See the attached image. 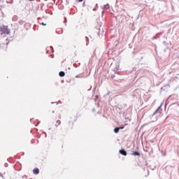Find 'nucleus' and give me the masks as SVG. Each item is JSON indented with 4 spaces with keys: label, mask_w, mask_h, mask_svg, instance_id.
<instances>
[{
    "label": "nucleus",
    "mask_w": 179,
    "mask_h": 179,
    "mask_svg": "<svg viewBox=\"0 0 179 179\" xmlns=\"http://www.w3.org/2000/svg\"><path fill=\"white\" fill-rule=\"evenodd\" d=\"M114 132H115V134H118V132H120V129H119V127H115V128L114 129Z\"/></svg>",
    "instance_id": "nucleus-12"
},
{
    "label": "nucleus",
    "mask_w": 179,
    "mask_h": 179,
    "mask_svg": "<svg viewBox=\"0 0 179 179\" xmlns=\"http://www.w3.org/2000/svg\"><path fill=\"white\" fill-rule=\"evenodd\" d=\"M68 69H71V67H69Z\"/></svg>",
    "instance_id": "nucleus-26"
},
{
    "label": "nucleus",
    "mask_w": 179,
    "mask_h": 179,
    "mask_svg": "<svg viewBox=\"0 0 179 179\" xmlns=\"http://www.w3.org/2000/svg\"><path fill=\"white\" fill-rule=\"evenodd\" d=\"M119 152L120 155H122V156H127V150H125L124 149L120 150Z\"/></svg>",
    "instance_id": "nucleus-6"
},
{
    "label": "nucleus",
    "mask_w": 179,
    "mask_h": 179,
    "mask_svg": "<svg viewBox=\"0 0 179 179\" xmlns=\"http://www.w3.org/2000/svg\"><path fill=\"white\" fill-rule=\"evenodd\" d=\"M42 135H43L45 138H47V133L43 132V133H42Z\"/></svg>",
    "instance_id": "nucleus-16"
},
{
    "label": "nucleus",
    "mask_w": 179,
    "mask_h": 179,
    "mask_svg": "<svg viewBox=\"0 0 179 179\" xmlns=\"http://www.w3.org/2000/svg\"><path fill=\"white\" fill-rule=\"evenodd\" d=\"M157 113H162V106H160L157 108V110L152 114V117H153L154 115H156V114H157Z\"/></svg>",
    "instance_id": "nucleus-4"
},
{
    "label": "nucleus",
    "mask_w": 179,
    "mask_h": 179,
    "mask_svg": "<svg viewBox=\"0 0 179 179\" xmlns=\"http://www.w3.org/2000/svg\"><path fill=\"white\" fill-rule=\"evenodd\" d=\"M131 155H133V156H141V152L138 151H134L131 153Z\"/></svg>",
    "instance_id": "nucleus-8"
},
{
    "label": "nucleus",
    "mask_w": 179,
    "mask_h": 179,
    "mask_svg": "<svg viewBox=\"0 0 179 179\" xmlns=\"http://www.w3.org/2000/svg\"><path fill=\"white\" fill-rule=\"evenodd\" d=\"M163 43H164V44H166V41H164Z\"/></svg>",
    "instance_id": "nucleus-25"
},
{
    "label": "nucleus",
    "mask_w": 179,
    "mask_h": 179,
    "mask_svg": "<svg viewBox=\"0 0 179 179\" xmlns=\"http://www.w3.org/2000/svg\"><path fill=\"white\" fill-rule=\"evenodd\" d=\"M17 15H14L12 18L13 22H17Z\"/></svg>",
    "instance_id": "nucleus-10"
},
{
    "label": "nucleus",
    "mask_w": 179,
    "mask_h": 179,
    "mask_svg": "<svg viewBox=\"0 0 179 179\" xmlns=\"http://www.w3.org/2000/svg\"><path fill=\"white\" fill-rule=\"evenodd\" d=\"M86 45H89V37L86 36Z\"/></svg>",
    "instance_id": "nucleus-15"
},
{
    "label": "nucleus",
    "mask_w": 179,
    "mask_h": 179,
    "mask_svg": "<svg viewBox=\"0 0 179 179\" xmlns=\"http://www.w3.org/2000/svg\"><path fill=\"white\" fill-rule=\"evenodd\" d=\"M29 1H34V0H29Z\"/></svg>",
    "instance_id": "nucleus-29"
},
{
    "label": "nucleus",
    "mask_w": 179,
    "mask_h": 179,
    "mask_svg": "<svg viewBox=\"0 0 179 179\" xmlns=\"http://www.w3.org/2000/svg\"><path fill=\"white\" fill-rule=\"evenodd\" d=\"M115 72L120 71V65H116L115 68L114 69Z\"/></svg>",
    "instance_id": "nucleus-13"
},
{
    "label": "nucleus",
    "mask_w": 179,
    "mask_h": 179,
    "mask_svg": "<svg viewBox=\"0 0 179 179\" xmlns=\"http://www.w3.org/2000/svg\"><path fill=\"white\" fill-rule=\"evenodd\" d=\"M157 38V36H154L153 38H152V40H156Z\"/></svg>",
    "instance_id": "nucleus-19"
},
{
    "label": "nucleus",
    "mask_w": 179,
    "mask_h": 179,
    "mask_svg": "<svg viewBox=\"0 0 179 179\" xmlns=\"http://www.w3.org/2000/svg\"><path fill=\"white\" fill-rule=\"evenodd\" d=\"M92 111H94H94H96V110H95L94 108H93V109H92Z\"/></svg>",
    "instance_id": "nucleus-24"
},
{
    "label": "nucleus",
    "mask_w": 179,
    "mask_h": 179,
    "mask_svg": "<svg viewBox=\"0 0 179 179\" xmlns=\"http://www.w3.org/2000/svg\"><path fill=\"white\" fill-rule=\"evenodd\" d=\"M33 173L35 175L39 174L40 173V169H38V168H35L33 170Z\"/></svg>",
    "instance_id": "nucleus-7"
},
{
    "label": "nucleus",
    "mask_w": 179,
    "mask_h": 179,
    "mask_svg": "<svg viewBox=\"0 0 179 179\" xmlns=\"http://www.w3.org/2000/svg\"><path fill=\"white\" fill-rule=\"evenodd\" d=\"M52 113H55V111L53 110Z\"/></svg>",
    "instance_id": "nucleus-30"
},
{
    "label": "nucleus",
    "mask_w": 179,
    "mask_h": 179,
    "mask_svg": "<svg viewBox=\"0 0 179 179\" xmlns=\"http://www.w3.org/2000/svg\"><path fill=\"white\" fill-rule=\"evenodd\" d=\"M34 122V119H31V122Z\"/></svg>",
    "instance_id": "nucleus-21"
},
{
    "label": "nucleus",
    "mask_w": 179,
    "mask_h": 179,
    "mask_svg": "<svg viewBox=\"0 0 179 179\" xmlns=\"http://www.w3.org/2000/svg\"><path fill=\"white\" fill-rule=\"evenodd\" d=\"M73 66L78 68V66H80V63L79 62H76V63L73 64Z\"/></svg>",
    "instance_id": "nucleus-9"
},
{
    "label": "nucleus",
    "mask_w": 179,
    "mask_h": 179,
    "mask_svg": "<svg viewBox=\"0 0 179 179\" xmlns=\"http://www.w3.org/2000/svg\"><path fill=\"white\" fill-rule=\"evenodd\" d=\"M46 52L51 56L52 58H54V55H51V52H54V48L52 46L46 48Z\"/></svg>",
    "instance_id": "nucleus-2"
},
{
    "label": "nucleus",
    "mask_w": 179,
    "mask_h": 179,
    "mask_svg": "<svg viewBox=\"0 0 179 179\" xmlns=\"http://www.w3.org/2000/svg\"><path fill=\"white\" fill-rule=\"evenodd\" d=\"M76 78H78V76H76Z\"/></svg>",
    "instance_id": "nucleus-27"
},
{
    "label": "nucleus",
    "mask_w": 179,
    "mask_h": 179,
    "mask_svg": "<svg viewBox=\"0 0 179 179\" xmlns=\"http://www.w3.org/2000/svg\"><path fill=\"white\" fill-rule=\"evenodd\" d=\"M59 125H61V120H57L56 124H55V127L56 128L58 127Z\"/></svg>",
    "instance_id": "nucleus-14"
},
{
    "label": "nucleus",
    "mask_w": 179,
    "mask_h": 179,
    "mask_svg": "<svg viewBox=\"0 0 179 179\" xmlns=\"http://www.w3.org/2000/svg\"><path fill=\"white\" fill-rule=\"evenodd\" d=\"M0 176H1L2 178H3V176L2 175V173H0Z\"/></svg>",
    "instance_id": "nucleus-22"
},
{
    "label": "nucleus",
    "mask_w": 179,
    "mask_h": 179,
    "mask_svg": "<svg viewBox=\"0 0 179 179\" xmlns=\"http://www.w3.org/2000/svg\"><path fill=\"white\" fill-rule=\"evenodd\" d=\"M59 76H60L61 78L65 76V72H64V71H60V72L59 73Z\"/></svg>",
    "instance_id": "nucleus-11"
},
{
    "label": "nucleus",
    "mask_w": 179,
    "mask_h": 179,
    "mask_svg": "<svg viewBox=\"0 0 179 179\" xmlns=\"http://www.w3.org/2000/svg\"><path fill=\"white\" fill-rule=\"evenodd\" d=\"M1 34H10V30L8 29V26H3L1 28Z\"/></svg>",
    "instance_id": "nucleus-1"
},
{
    "label": "nucleus",
    "mask_w": 179,
    "mask_h": 179,
    "mask_svg": "<svg viewBox=\"0 0 179 179\" xmlns=\"http://www.w3.org/2000/svg\"><path fill=\"white\" fill-rule=\"evenodd\" d=\"M103 10H105L106 12H110V5L109 4H106L103 6Z\"/></svg>",
    "instance_id": "nucleus-3"
},
{
    "label": "nucleus",
    "mask_w": 179,
    "mask_h": 179,
    "mask_svg": "<svg viewBox=\"0 0 179 179\" xmlns=\"http://www.w3.org/2000/svg\"><path fill=\"white\" fill-rule=\"evenodd\" d=\"M65 20H66V18H65Z\"/></svg>",
    "instance_id": "nucleus-28"
},
{
    "label": "nucleus",
    "mask_w": 179,
    "mask_h": 179,
    "mask_svg": "<svg viewBox=\"0 0 179 179\" xmlns=\"http://www.w3.org/2000/svg\"><path fill=\"white\" fill-rule=\"evenodd\" d=\"M127 16H128V13H122L121 15L120 19H122V20H124L127 19Z\"/></svg>",
    "instance_id": "nucleus-5"
},
{
    "label": "nucleus",
    "mask_w": 179,
    "mask_h": 179,
    "mask_svg": "<svg viewBox=\"0 0 179 179\" xmlns=\"http://www.w3.org/2000/svg\"><path fill=\"white\" fill-rule=\"evenodd\" d=\"M42 26H47V24H44V22L41 23Z\"/></svg>",
    "instance_id": "nucleus-18"
},
{
    "label": "nucleus",
    "mask_w": 179,
    "mask_h": 179,
    "mask_svg": "<svg viewBox=\"0 0 179 179\" xmlns=\"http://www.w3.org/2000/svg\"><path fill=\"white\" fill-rule=\"evenodd\" d=\"M8 166H9V165L8 164V163H5V164H4V167H8Z\"/></svg>",
    "instance_id": "nucleus-17"
},
{
    "label": "nucleus",
    "mask_w": 179,
    "mask_h": 179,
    "mask_svg": "<svg viewBox=\"0 0 179 179\" xmlns=\"http://www.w3.org/2000/svg\"><path fill=\"white\" fill-rule=\"evenodd\" d=\"M119 128V130L120 129H124V127H118Z\"/></svg>",
    "instance_id": "nucleus-20"
},
{
    "label": "nucleus",
    "mask_w": 179,
    "mask_h": 179,
    "mask_svg": "<svg viewBox=\"0 0 179 179\" xmlns=\"http://www.w3.org/2000/svg\"><path fill=\"white\" fill-rule=\"evenodd\" d=\"M78 2H83V0H78Z\"/></svg>",
    "instance_id": "nucleus-23"
}]
</instances>
